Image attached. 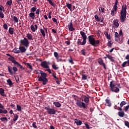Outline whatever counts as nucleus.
Segmentation results:
<instances>
[{
    "mask_svg": "<svg viewBox=\"0 0 129 129\" xmlns=\"http://www.w3.org/2000/svg\"><path fill=\"white\" fill-rule=\"evenodd\" d=\"M36 74L38 75L37 77L38 81L42 82L43 85H46L48 83V79H47V74L46 73H44L43 71L38 70L36 71Z\"/></svg>",
    "mask_w": 129,
    "mask_h": 129,
    "instance_id": "obj_1",
    "label": "nucleus"
},
{
    "mask_svg": "<svg viewBox=\"0 0 129 129\" xmlns=\"http://www.w3.org/2000/svg\"><path fill=\"white\" fill-rule=\"evenodd\" d=\"M94 37V35H90L88 36L89 43L94 47H97L99 43H100V41H99V40H95V39H94V37Z\"/></svg>",
    "mask_w": 129,
    "mask_h": 129,
    "instance_id": "obj_2",
    "label": "nucleus"
},
{
    "mask_svg": "<svg viewBox=\"0 0 129 129\" xmlns=\"http://www.w3.org/2000/svg\"><path fill=\"white\" fill-rule=\"evenodd\" d=\"M109 90L111 92H115V93L119 92V88L116 87V85L114 84V81L110 82Z\"/></svg>",
    "mask_w": 129,
    "mask_h": 129,
    "instance_id": "obj_3",
    "label": "nucleus"
},
{
    "mask_svg": "<svg viewBox=\"0 0 129 129\" xmlns=\"http://www.w3.org/2000/svg\"><path fill=\"white\" fill-rule=\"evenodd\" d=\"M75 100L76 101V104L77 106L80 107V108H84V109L87 108V105L85 104L84 102H81V100L77 99L76 98H75Z\"/></svg>",
    "mask_w": 129,
    "mask_h": 129,
    "instance_id": "obj_4",
    "label": "nucleus"
},
{
    "mask_svg": "<svg viewBox=\"0 0 129 129\" xmlns=\"http://www.w3.org/2000/svg\"><path fill=\"white\" fill-rule=\"evenodd\" d=\"M44 109H45L46 110H47V113H48V114H56V112H57V111L56 110V109H55V108H51L50 107V106H48L47 107H44Z\"/></svg>",
    "mask_w": 129,
    "mask_h": 129,
    "instance_id": "obj_5",
    "label": "nucleus"
},
{
    "mask_svg": "<svg viewBox=\"0 0 129 129\" xmlns=\"http://www.w3.org/2000/svg\"><path fill=\"white\" fill-rule=\"evenodd\" d=\"M20 43L21 44V46H24L27 48H28L29 44H30L29 40L26 37H24L23 39L21 40Z\"/></svg>",
    "mask_w": 129,
    "mask_h": 129,
    "instance_id": "obj_6",
    "label": "nucleus"
},
{
    "mask_svg": "<svg viewBox=\"0 0 129 129\" xmlns=\"http://www.w3.org/2000/svg\"><path fill=\"white\" fill-rule=\"evenodd\" d=\"M8 71L11 75H13L14 73H16L18 71V68L16 67L12 68L11 66H8Z\"/></svg>",
    "mask_w": 129,
    "mask_h": 129,
    "instance_id": "obj_7",
    "label": "nucleus"
},
{
    "mask_svg": "<svg viewBox=\"0 0 129 129\" xmlns=\"http://www.w3.org/2000/svg\"><path fill=\"white\" fill-rule=\"evenodd\" d=\"M120 20L121 23H123L124 21H125V19H126V12H120Z\"/></svg>",
    "mask_w": 129,
    "mask_h": 129,
    "instance_id": "obj_8",
    "label": "nucleus"
},
{
    "mask_svg": "<svg viewBox=\"0 0 129 129\" xmlns=\"http://www.w3.org/2000/svg\"><path fill=\"white\" fill-rule=\"evenodd\" d=\"M40 66H41L42 68H44L45 69L49 68V65H48V62L46 61H42L41 62Z\"/></svg>",
    "mask_w": 129,
    "mask_h": 129,
    "instance_id": "obj_9",
    "label": "nucleus"
},
{
    "mask_svg": "<svg viewBox=\"0 0 129 129\" xmlns=\"http://www.w3.org/2000/svg\"><path fill=\"white\" fill-rule=\"evenodd\" d=\"M98 62L99 64V65H102L103 67H104V69L105 70H106V67L105 66V63L103 62V60L101 58H99L98 60Z\"/></svg>",
    "mask_w": 129,
    "mask_h": 129,
    "instance_id": "obj_10",
    "label": "nucleus"
},
{
    "mask_svg": "<svg viewBox=\"0 0 129 129\" xmlns=\"http://www.w3.org/2000/svg\"><path fill=\"white\" fill-rule=\"evenodd\" d=\"M68 28H69V31H71L72 32L75 31V28H73V23L72 21H71L70 24L68 25Z\"/></svg>",
    "mask_w": 129,
    "mask_h": 129,
    "instance_id": "obj_11",
    "label": "nucleus"
},
{
    "mask_svg": "<svg viewBox=\"0 0 129 129\" xmlns=\"http://www.w3.org/2000/svg\"><path fill=\"white\" fill-rule=\"evenodd\" d=\"M89 98H90V96H84V101L85 104L87 105V106H88V103H89Z\"/></svg>",
    "mask_w": 129,
    "mask_h": 129,
    "instance_id": "obj_12",
    "label": "nucleus"
},
{
    "mask_svg": "<svg viewBox=\"0 0 129 129\" xmlns=\"http://www.w3.org/2000/svg\"><path fill=\"white\" fill-rule=\"evenodd\" d=\"M53 54L54 57H55L56 60H57V62H61L62 58H59V54H58V52L55 51L54 52Z\"/></svg>",
    "mask_w": 129,
    "mask_h": 129,
    "instance_id": "obj_13",
    "label": "nucleus"
},
{
    "mask_svg": "<svg viewBox=\"0 0 129 129\" xmlns=\"http://www.w3.org/2000/svg\"><path fill=\"white\" fill-rule=\"evenodd\" d=\"M10 61H11L12 63H14V66H16V64L18 63V61H16V59H15V57L12 56L8 58Z\"/></svg>",
    "mask_w": 129,
    "mask_h": 129,
    "instance_id": "obj_14",
    "label": "nucleus"
},
{
    "mask_svg": "<svg viewBox=\"0 0 129 129\" xmlns=\"http://www.w3.org/2000/svg\"><path fill=\"white\" fill-rule=\"evenodd\" d=\"M30 29L32 31V32H35L36 31L38 30V25H35L34 26L32 25L30 26Z\"/></svg>",
    "mask_w": 129,
    "mask_h": 129,
    "instance_id": "obj_15",
    "label": "nucleus"
},
{
    "mask_svg": "<svg viewBox=\"0 0 129 129\" xmlns=\"http://www.w3.org/2000/svg\"><path fill=\"white\" fill-rule=\"evenodd\" d=\"M27 48H26V46H20L19 50H20L21 53H25L26 51H27Z\"/></svg>",
    "mask_w": 129,
    "mask_h": 129,
    "instance_id": "obj_16",
    "label": "nucleus"
},
{
    "mask_svg": "<svg viewBox=\"0 0 129 129\" xmlns=\"http://www.w3.org/2000/svg\"><path fill=\"white\" fill-rule=\"evenodd\" d=\"M122 67H127V66L129 67V60H127V61H124L122 64Z\"/></svg>",
    "mask_w": 129,
    "mask_h": 129,
    "instance_id": "obj_17",
    "label": "nucleus"
},
{
    "mask_svg": "<svg viewBox=\"0 0 129 129\" xmlns=\"http://www.w3.org/2000/svg\"><path fill=\"white\" fill-rule=\"evenodd\" d=\"M105 105H107V106H108L109 107H110V106H111V102L109 99H106L105 100Z\"/></svg>",
    "mask_w": 129,
    "mask_h": 129,
    "instance_id": "obj_18",
    "label": "nucleus"
},
{
    "mask_svg": "<svg viewBox=\"0 0 129 129\" xmlns=\"http://www.w3.org/2000/svg\"><path fill=\"white\" fill-rule=\"evenodd\" d=\"M75 123H76L77 125H81L82 124V121L78 119H75Z\"/></svg>",
    "mask_w": 129,
    "mask_h": 129,
    "instance_id": "obj_19",
    "label": "nucleus"
},
{
    "mask_svg": "<svg viewBox=\"0 0 129 129\" xmlns=\"http://www.w3.org/2000/svg\"><path fill=\"white\" fill-rule=\"evenodd\" d=\"M113 24L115 26V28H117L118 27H119V24L118 23V20H116V19L114 20Z\"/></svg>",
    "mask_w": 129,
    "mask_h": 129,
    "instance_id": "obj_20",
    "label": "nucleus"
},
{
    "mask_svg": "<svg viewBox=\"0 0 129 129\" xmlns=\"http://www.w3.org/2000/svg\"><path fill=\"white\" fill-rule=\"evenodd\" d=\"M106 56H107L108 59L111 61V62H113L114 61V58L112 57L111 55L109 54H106Z\"/></svg>",
    "mask_w": 129,
    "mask_h": 129,
    "instance_id": "obj_21",
    "label": "nucleus"
},
{
    "mask_svg": "<svg viewBox=\"0 0 129 129\" xmlns=\"http://www.w3.org/2000/svg\"><path fill=\"white\" fill-rule=\"evenodd\" d=\"M118 115L119 117H124L125 113L123 111H119L118 112Z\"/></svg>",
    "mask_w": 129,
    "mask_h": 129,
    "instance_id": "obj_22",
    "label": "nucleus"
},
{
    "mask_svg": "<svg viewBox=\"0 0 129 129\" xmlns=\"http://www.w3.org/2000/svg\"><path fill=\"white\" fill-rule=\"evenodd\" d=\"M80 34L82 36L83 39H87V36L85 34V32L83 31H80Z\"/></svg>",
    "mask_w": 129,
    "mask_h": 129,
    "instance_id": "obj_23",
    "label": "nucleus"
},
{
    "mask_svg": "<svg viewBox=\"0 0 129 129\" xmlns=\"http://www.w3.org/2000/svg\"><path fill=\"white\" fill-rule=\"evenodd\" d=\"M11 18L13 21H14L15 23L19 22V19H18L17 17L14 16L13 15L11 16Z\"/></svg>",
    "mask_w": 129,
    "mask_h": 129,
    "instance_id": "obj_24",
    "label": "nucleus"
},
{
    "mask_svg": "<svg viewBox=\"0 0 129 129\" xmlns=\"http://www.w3.org/2000/svg\"><path fill=\"white\" fill-rule=\"evenodd\" d=\"M0 94L2 96H7V95L5 94V90L3 88H0Z\"/></svg>",
    "mask_w": 129,
    "mask_h": 129,
    "instance_id": "obj_25",
    "label": "nucleus"
},
{
    "mask_svg": "<svg viewBox=\"0 0 129 129\" xmlns=\"http://www.w3.org/2000/svg\"><path fill=\"white\" fill-rule=\"evenodd\" d=\"M3 12V9H2V7H0V18L1 19H4L5 18V14H4V13Z\"/></svg>",
    "mask_w": 129,
    "mask_h": 129,
    "instance_id": "obj_26",
    "label": "nucleus"
},
{
    "mask_svg": "<svg viewBox=\"0 0 129 129\" xmlns=\"http://www.w3.org/2000/svg\"><path fill=\"white\" fill-rule=\"evenodd\" d=\"M53 104L56 107H61V104L59 102H53Z\"/></svg>",
    "mask_w": 129,
    "mask_h": 129,
    "instance_id": "obj_27",
    "label": "nucleus"
},
{
    "mask_svg": "<svg viewBox=\"0 0 129 129\" xmlns=\"http://www.w3.org/2000/svg\"><path fill=\"white\" fill-rule=\"evenodd\" d=\"M120 12L126 13V5L122 6V9Z\"/></svg>",
    "mask_w": 129,
    "mask_h": 129,
    "instance_id": "obj_28",
    "label": "nucleus"
},
{
    "mask_svg": "<svg viewBox=\"0 0 129 129\" xmlns=\"http://www.w3.org/2000/svg\"><path fill=\"white\" fill-rule=\"evenodd\" d=\"M13 115H14V118L13 119V121H17V120H18V118H19V115L15 113H13Z\"/></svg>",
    "mask_w": 129,
    "mask_h": 129,
    "instance_id": "obj_29",
    "label": "nucleus"
},
{
    "mask_svg": "<svg viewBox=\"0 0 129 129\" xmlns=\"http://www.w3.org/2000/svg\"><path fill=\"white\" fill-rule=\"evenodd\" d=\"M104 35L108 40H110V35L108 34V32H107V31H105Z\"/></svg>",
    "mask_w": 129,
    "mask_h": 129,
    "instance_id": "obj_30",
    "label": "nucleus"
},
{
    "mask_svg": "<svg viewBox=\"0 0 129 129\" xmlns=\"http://www.w3.org/2000/svg\"><path fill=\"white\" fill-rule=\"evenodd\" d=\"M9 33L10 34V35H13L14 31V28L12 27H10L9 29Z\"/></svg>",
    "mask_w": 129,
    "mask_h": 129,
    "instance_id": "obj_31",
    "label": "nucleus"
},
{
    "mask_svg": "<svg viewBox=\"0 0 129 129\" xmlns=\"http://www.w3.org/2000/svg\"><path fill=\"white\" fill-rule=\"evenodd\" d=\"M27 37L28 38V40H33V36L32 35V34L28 33L27 34Z\"/></svg>",
    "mask_w": 129,
    "mask_h": 129,
    "instance_id": "obj_32",
    "label": "nucleus"
},
{
    "mask_svg": "<svg viewBox=\"0 0 129 129\" xmlns=\"http://www.w3.org/2000/svg\"><path fill=\"white\" fill-rule=\"evenodd\" d=\"M29 17L32 19V20H35V13L31 12L29 14Z\"/></svg>",
    "mask_w": 129,
    "mask_h": 129,
    "instance_id": "obj_33",
    "label": "nucleus"
},
{
    "mask_svg": "<svg viewBox=\"0 0 129 129\" xmlns=\"http://www.w3.org/2000/svg\"><path fill=\"white\" fill-rule=\"evenodd\" d=\"M0 120H1V121H3L4 122H5V121H6V122H7L8 118H7V117H1L0 118Z\"/></svg>",
    "mask_w": 129,
    "mask_h": 129,
    "instance_id": "obj_34",
    "label": "nucleus"
},
{
    "mask_svg": "<svg viewBox=\"0 0 129 129\" xmlns=\"http://www.w3.org/2000/svg\"><path fill=\"white\" fill-rule=\"evenodd\" d=\"M66 7L69 8V9L71 11H72V5L69 4V3H67Z\"/></svg>",
    "mask_w": 129,
    "mask_h": 129,
    "instance_id": "obj_35",
    "label": "nucleus"
},
{
    "mask_svg": "<svg viewBox=\"0 0 129 129\" xmlns=\"http://www.w3.org/2000/svg\"><path fill=\"white\" fill-rule=\"evenodd\" d=\"M16 66H17V67H20V69H22V70H25V68L23 67V66L21 65L18 62L16 64Z\"/></svg>",
    "mask_w": 129,
    "mask_h": 129,
    "instance_id": "obj_36",
    "label": "nucleus"
},
{
    "mask_svg": "<svg viewBox=\"0 0 129 129\" xmlns=\"http://www.w3.org/2000/svg\"><path fill=\"white\" fill-rule=\"evenodd\" d=\"M1 113H4L5 114H6V113H8V110L6 109L3 110L0 109V114Z\"/></svg>",
    "mask_w": 129,
    "mask_h": 129,
    "instance_id": "obj_37",
    "label": "nucleus"
},
{
    "mask_svg": "<svg viewBox=\"0 0 129 129\" xmlns=\"http://www.w3.org/2000/svg\"><path fill=\"white\" fill-rule=\"evenodd\" d=\"M126 103V102L122 101L120 103V106H121V107H122L123 106H124V105H125Z\"/></svg>",
    "mask_w": 129,
    "mask_h": 129,
    "instance_id": "obj_38",
    "label": "nucleus"
},
{
    "mask_svg": "<svg viewBox=\"0 0 129 129\" xmlns=\"http://www.w3.org/2000/svg\"><path fill=\"white\" fill-rule=\"evenodd\" d=\"M7 83L10 86H12V85H13V84H14L13 83V81H12V80L11 79H8L7 80Z\"/></svg>",
    "mask_w": 129,
    "mask_h": 129,
    "instance_id": "obj_39",
    "label": "nucleus"
},
{
    "mask_svg": "<svg viewBox=\"0 0 129 129\" xmlns=\"http://www.w3.org/2000/svg\"><path fill=\"white\" fill-rule=\"evenodd\" d=\"M25 65H27V66L28 67L29 69H30V70H33V67H32V65H31L30 63L26 62L25 63Z\"/></svg>",
    "mask_w": 129,
    "mask_h": 129,
    "instance_id": "obj_40",
    "label": "nucleus"
},
{
    "mask_svg": "<svg viewBox=\"0 0 129 129\" xmlns=\"http://www.w3.org/2000/svg\"><path fill=\"white\" fill-rule=\"evenodd\" d=\"M36 11H37V8H36V6L32 7L30 10V12H31V13H34L36 12Z\"/></svg>",
    "mask_w": 129,
    "mask_h": 129,
    "instance_id": "obj_41",
    "label": "nucleus"
},
{
    "mask_svg": "<svg viewBox=\"0 0 129 129\" xmlns=\"http://www.w3.org/2000/svg\"><path fill=\"white\" fill-rule=\"evenodd\" d=\"M17 109L18 111H22V107L20 105H17Z\"/></svg>",
    "mask_w": 129,
    "mask_h": 129,
    "instance_id": "obj_42",
    "label": "nucleus"
},
{
    "mask_svg": "<svg viewBox=\"0 0 129 129\" xmlns=\"http://www.w3.org/2000/svg\"><path fill=\"white\" fill-rule=\"evenodd\" d=\"M95 19L97 22H100V19H99V17H98V15H95Z\"/></svg>",
    "mask_w": 129,
    "mask_h": 129,
    "instance_id": "obj_43",
    "label": "nucleus"
},
{
    "mask_svg": "<svg viewBox=\"0 0 129 129\" xmlns=\"http://www.w3.org/2000/svg\"><path fill=\"white\" fill-rule=\"evenodd\" d=\"M40 32L41 33L42 36H43V37H45V31L44 30V29L41 28L40 29Z\"/></svg>",
    "mask_w": 129,
    "mask_h": 129,
    "instance_id": "obj_44",
    "label": "nucleus"
},
{
    "mask_svg": "<svg viewBox=\"0 0 129 129\" xmlns=\"http://www.w3.org/2000/svg\"><path fill=\"white\" fill-rule=\"evenodd\" d=\"M86 50L85 49H82L81 52L82 54V55H83V56H86V52H85Z\"/></svg>",
    "mask_w": 129,
    "mask_h": 129,
    "instance_id": "obj_45",
    "label": "nucleus"
},
{
    "mask_svg": "<svg viewBox=\"0 0 129 129\" xmlns=\"http://www.w3.org/2000/svg\"><path fill=\"white\" fill-rule=\"evenodd\" d=\"M82 76L83 80H86L87 79V76H86V75L83 74L82 75Z\"/></svg>",
    "mask_w": 129,
    "mask_h": 129,
    "instance_id": "obj_46",
    "label": "nucleus"
},
{
    "mask_svg": "<svg viewBox=\"0 0 129 129\" xmlns=\"http://www.w3.org/2000/svg\"><path fill=\"white\" fill-rule=\"evenodd\" d=\"M52 67L54 70H58V69H59V67L56 66L55 64H52Z\"/></svg>",
    "mask_w": 129,
    "mask_h": 129,
    "instance_id": "obj_47",
    "label": "nucleus"
},
{
    "mask_svg": "<svg viewBox=\"0 0 129 129\" xmlns=\"http://www.w3.org/2000/svg\"><path fill=\"white\" fill-rule=\"evenodd\" d=\"M47 2H48L49 4L52 6V7H55V4L53 3L51 0H47Z\"/></svg>",
    "mask_w": 129,
    "mask_h": 129,
    "instance_id": "obj_48",
    "label": "nucleus"
},
{
    "mask_svg": "<svg viewBox=\"0 0 129 129\" xmlns=\"http://www.w3.org/2000/svg\"><path fill=\"white\" fill-rule=\"evenodd\" d=\"M15 80L17 83H20V78L19 77V76H16L15 77Z\"/></svg>",
    "mask_w": 129,
    "mask_h": 129,
    "instance_id": "obj_49",
    "label": "nucleus"
},
{
    "mask_svg": "<svg viewBox=\"0 0 129 129\" xmlns=\"http://www.w3.org/2000/svg\"><path fill=\"white\" fill-rule=\"evenodd\" d=\"M99 11L102 12V13H104V8L102 7H101L99 8Z\"/></svg>",
    "mask_w": 129,
    "mask_h": 129,
    "instance_id": "obj_50",
    "label": "nucleus"
},
{
    "mask_svg": "<svg viewBox=\"0 0 129 129\" xmlns=\"http://www.w3.org/2000/svg\"><path fill=\"white\" fill-rule=\"evenodd\" d=\"M83 40V42H82V43H81V45L82 46H83L84 45H85V44H86V39H84Z\"/></svg>",
    "mask_w": 129,
    "mask_h": 129,
    "instance_id": "obj_51",
    "label": "nucleus"
},
{
    "mask_svg": "<svg viewBox=\"0 0 129 129\" xmlns=\"http://www.w3.org/2000/svg\"><path fill=\"white\" fill-rule=\"evenodd\" d=\"M13 4V1L10 0L7 2V5H8V6H11Z\"/></svg>",
    "mask_w": 129,
    "mask_h": 129,
    "instance_id": "obj_52",
    "label": "nucleus"
},
{
    "mask_svg": "<svg viewBox=\"0 0 129 129\" xmlns=\"http://www.w3.org/2000/svg\"><path fill=\"white\" fill-rule=\"evenodd\" d=\"M69 62L70 63H71V64H73V59H72V56H70V59L68 60Z\"/></svg>",
    "mask_w": 129,
    "mask_h": 129,
    "instance_id": "obj_53",
    "label": "nucleus"
},
{
    "mask_svg": "<svg viewBox=\"0 0 129 129\" xmlns=\"http://www.w3.org/2000/svg\"><path fill=\"white\" fill-rule=\"evenodd\" d=\"M107 46L110 48H111V46H112V43H111V41H109L107 43Z\"/></svg>",
    "mask_w": 129,
    "mask_h": 129,
    "instance_id": "obj_54",
    "label": "nucleus"
},
{
    "mask_svg": "<svg viewBox=\"0 0 129 129\" xmlns=\"http://www.w3.org/2000/svg\"><path fill=\"white\" fill-rule=\"evenodd\" d=\"M114 10L115 12H116V11H117V4H114Z\"/></svg>",
    "mask_w": 129,
    "mask_h": 129,
    "instance_id": "obj_55",
    "label": "nucleus"
},
{
    "mask_svg": "<svg viewBox=\"0 0 129 129\" xmlns=\"http://www.w3.org/2000/svg\"><path fill=\"white\" fill-rule=\"evenodd\" d=\"M114 12H115V11H114V9L112 10L111 11V15L112 17H114Z\"/></svg>",
    "mask_w": 129,
    "mask_h": 129,
    "instance_id": "obj_56",
    "label": "nucleus"
},
{
    "mask_svg": "<svg viewBox=\"0 0 129 129\" xmlns=\"http://www.w3.org/2000/svg\"><path fill=\"white\" fill-rule=\"evenodd\" d=\"M124 123H125V125L126 126H127V127H128V128H129V122L127 121H125V122H124Z\"/></svg>",
    "mask_w": 129,
    "mask_h": 129,
    "instance_id": "obj_57",
    "label": "nucleus"
},
{
    "mask_svg": "<svg viewBox=\"0 0 129 129\" xmlns=\"http://www.w3.org/2000/svg\"><path fill=\"white\" fill-rule=\"evenodd\" d=\"M3 28L5 30H8V25L7 24H4Z\"/></svg>",
    "mask_w": 129,
    "mask_h": 129,
    "instance_id": "obj_58",
    "label": "nucleus"
},
{
    "mask_svg": "<svg viewBox=\"0 0 129 129\" xmlns=\"http://www.w3.org/2000/svg\"><path fill=\"white\" fill-rule=\"evenodd\" d=\"M32 126L33 127H34V128H37V125H36V122H34L32 123Z\"/></svg>",
    "mask_w": 129,
    "mask_h": 129,
    "instance_id": "obj_59",
    "label": "nucleus"
},
{
    "mask_svg": "<svg viewBox=\"0 0 129 129\" xmlns=\"http://www.w3.org/2000/svg\"><path fill=\"white\" fill-rule=\"evenodd\" d=\"M15 53H16V54H19V53H21V50L16 49Z\"/></svg>",
    "mask_w": 129,
    "mask_h": 129,
    "instance_id": "obj_60",
    "label": "nucleus"
},
{
    "mask_svg": "<svg viewBox=\"0 0 129 129\" xmlns=\"http://www.w3.org/2000/svg\"><path fill=\"white\" fill-rule=\"evenodd\" d=\"M77 44L78 45H81L82 42L81 40H80V39H78Z\"/></svg>",
    "mask_w": 129,
    "mask_h": 129,
    "instance_id": "obj_61",
    "label": "nucleus"
},
{
    "mask_svg": "<svg viewBox=\"0 0 129 129\" xmlns=\"http://www.w3.org/2000/svg\"><path fill=\"white\" fill-rule=\"evenodd\" d=\"M84 124H85V125L86 126V128H87V129L90 128V127L89 125L87 124V123H85Z\"/></svg>",
    "mask_w": 129,
    "mask_h": 129,
    "instance_id": "obj_62",
    "label": "nucleus"
},
{
    "mask_svg": "<svg viewBox=\"0 0 129 129\" xmlns=\"http://www.w3.org/2000/svg\"><path fill=\"white\" fill-rule=\"evenodd\" d=\"M52 20L54 23H55L56 24H57V19L56 18H52Z\"/></svg>",
    "mask_w": 129,
    "mask_h": 129,
    "instance_id": "obj_63",
    "label": "nucleus"
},
{
    "mask_svg": "<svg viewBox=\"0 0 129 129\" xmlns=\"http://www.w3.org/2000/svg\"><path fill=\"white\" fill-rule=\"evenodd\" d=\"M114 36H115V38H118V36H119L118 33L117 32H116L115 33Z\"/></svg>",
    "mask_w": 129,
    "mask_h": 129,
    "instance_id": "obj_64",
    "label": "nucleus"
}]
</instances>
